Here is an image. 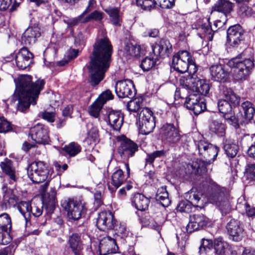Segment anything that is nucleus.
Masks as SVG:
<instances>
[{
  "label": "nucleus",
  "mask_w": 255,
  "mask_h": 255,
  "mask_svg": "<svg viewBox=\"0 0 255 255\" xmlns=\"http://www.w3.org/2000/svg\"><path fill=\"white\" fill-rule=\"evenodd\" d=\"M113 46L107 38L97 40L93 45L89 66V83L93 87L98 85L105 77L110 66Z\"/></svg>",
  "instance_id": "nucleus-1"
},
{
  "label": "nucleus",
  "mask_w": 255,
  "mask_h": 255,
  "mask_svg": "<svg viewBox=\"0 0 255 255\" xmlns=\"http://www.w3.org/2000/svg\"><path fill=\"white\" fill-rule=\"evenodd\" d=\"M44 85L43 79H39L33 82L31 76H21L13 95L15 100L18 101L17 110L21 112H25L31 104L36 105Z\"/></svg>",
  "instance_id": "nucleus-2"
},
{
  "label": "nucleus",
  "mask_w": 255,
  "mask_h": 255,
  "mask_svg": "<svg viewBox=\"0 0 255 255\" xmlns=\"http://www.w3.org/2000/svg\"><path fill=\"white\" fill-rule=\"evenodd\" d=\"M240 98L231 89L224 90V120L229 125L237 129L239 127V122L241 119L237 118L233 111V107H235L239 104Z\"/></svg>",
  "instance_id": "nucleus-3"
},
{
  "label": "nucleus",
  "mask_w": 255,
  "mask_h": 255,
  "mask_svg": "<svg viewBox=\"0 0 255 255\" xmlns=\"http://www.w3.org/2000/svg\"><path fill=\"white\" fill-rule=\"evenodd\" d=\"M53 169L43 161H34L27 167V174L33 183L49 181L53 174Z\"/></svg>",
  "instance_id": "nucleus-4"
},
{
  "label": "nucleus",
  "mask_w": 255,
  "mask_h": 255,
  "mask_svg": "<svg viewBox=\"0 0 255 255\" xmlns=\"http://www.w3.org/2000/svg\"><path fill=\"white\" fill-rule=\"evenodd\" d=\"M172 66L180 73H184L188 70L190 73H194L197 70L195 61L187 51H179L173 56Z\"/></svg>",
  "instance_id": "nucleus-5"
},
{
  "label": "nucleus",
  "mask_w": 255,
  "mask_h": 255,
  "mask_svg": "<svg viewBox=\"0 0 255 255\" xmlns=\"http://www.w3.org/2000/svg\"><path fill=\"white\" fill-rule=\"evenodd\" d=\"M240 58L239 57L233 58L227 63L229 67L235 68L233 78L236 81L246 80L255 65L253 61L251 59H246L242 61Z\"/></svg>",
  "instance_id": "nucleus-6"
},
{
  "label": "nucleus",
  "mask_w": 255,
  "mask_h": 255,
  "mask_svg": "<svg viewBox=\"0 0 255 255\" xmlns=\"http://www.w3.org/2000/svg\"><path fill=\"white\" fill-rule=\"evenodd\" d=\"M61 205L67 211L68 218L72 220H78L86 212L84 203L80 200L68 198L62 200Z\"/></svg>",
  "instance_id": "nucleus-7"
},
{
  "label": "nucleus",
  "mask_w": 255,
  "mask_h": 255,
  "mask_svg": "<svg viewBox=\"0 0 255 255\" xmlns=\"http://www.w3.org/2000/svg\"><path fill=\"white\" fill-rule=\"evenodd\" d=\"M160 133L162 140L170 145L177 144L182 137L177 124L166 123L163 125Z\"/></svg>",
  "instance_id": "nucleus-8"
},
{
  "label": "nucleus",
  "mask_w": 255,
  "mask_h": 255,
  "mask_svg": "<svg viewBox=\"0 0 255 255\" xmlns=\"http://www.w3.org/2000/svg\"><path fill=\"white\" fill-rule=\"evenodd\" d=\"M139 130L141 134H148L155 127L154 117L152 112L147 108H144L138 115Z\"/></svg>",
  "instance_id": "nucleus-9"
},
{
  "label": "nucleus",
  "mask_w": 255,
  "mask_h": 255,
  "mask_svg": "<svg viewBox=\"0 0 255 255\" xmlns=\"http://www.w3.org/2000/svg\"><path fill=\"white\" fill-rule=\"evenodd\" d=\"M117 139L120 142L118 152L122 159H128L133 156L137 151L138 149L137 144L125 135L119 136Z\"/></svg>",
  "instance_id": "nucleus-10"
},
{
  "label": "nucleus",
  "mask_w": 255,
  "mask_h": 255,
  "mask_svg": "<svg viewBox=\"0 0 255 255\" xmlns=\"http://www.w3.org/2000/svg\"><path fill=\"white\" fill-rule=\"evenodd\" d=\"M195 143L199 154L204 157L206 162L210 163L214 161L219 151L218 147L203 139L195 141Z\"/></svg>",
  "instance_id": "nucleus-11"
},
{
  "label": "nucleus",
  "mask_w": 255,
  "mask_h": 255,
  "mask_svg": "<svg viewBox=\"0 0 255 255\" xmlns=\"http://www.w3.org/2000/svg\"><path fill=\"white\" fill-rule=\"evenodd\" d=\"M17 209L24 218L25 225L27 226L30 221V213L34 217H39L43 212V206L41 203H34L32 206L27 202H22L17 206Z\"/></svg>",
  "instance_id": "nucleus-12"
},
{
  "label": "nucleus",
  "mask_w": 255,
  "mask_h": 255,
  "mask_svg": "<svg viewBox=\"0 0 255 255\" xmlns=\"http://www.w3.org/2000/svg\"><path fill=\"white\" fill-rule=\"evenodd\" d=\"M48 128L42 124L38 123L29 130V135L31 139L38 144L48 143L49 136Z\"/></svg>",
  "instance_id": "nucleus-13"
},
{
  "label": "nucleus",
  "mask_w": 255,
  "mask_h": 255,
  "mask_svg": "<svg viewBox=\"0 0 255 255\" xmlns=\"http://www.w3.org/2000/svg\"><path fill=\"white\" fill-rule=\"evenodd\" d=\"M11 228V218L7 213L0 215V244L7 245L12 240L9 232Z\"/></svg>",
  "instance_id": "nucleus-14"
},
{
  "label": "nucleus",
  "mask_w": 255,
  "mask_h": 255,
  "mask_svg": "<svg viewBox=\"0 0 255 255\" xmlns=\"http://www.w3.org/2000/svg\"><path fill=\"white\" fill-rule=\"evenodd\" d=\"M115 91L120 98H131L135 94L133 82L128 79L118 81L115 86Z\"/></svg>",
  "instance_id": "nucleus-15"
},
{
  "label": "nucleus",
  "mask_w": 255,
  "mask_h": 255,
  "mask_svg": "<svg viewBox=\"0 0 255 255\" xmlns=\"http://www.w3.org/2000/svg\"><path fill=\"white\" fill-rule=\"evenodd\" d=\"M244 30L239 24L231 26L227 30V43L232 46L239 45L243 39Z\"/></svg>",
  "instance_id": "nucleus-16"
},
{
  "label": "nucleus",
  "mask_w": 255,
  "mask_h": 255,
  "mask_svg": "<svg viewBox=\"0 0 255 255\" xmlns=\"http://www.w3.org/2000/svg\"><path fill=\"white\" fill-rule=\"evenodd\" d=\"M209 201L214 205L223 214V197L222 196L221 188L217 184L212 181L210 190L208 193Z\"/></svg>",
  "instance_id": "nucleus-17"
},
{
  "label": "nucleus",
  "mask_w": 255,
  "mask_h": 255,
  "mask_svg": "<svg viewBox=\"0 0 255 255\" xmlns=\"http://www.w3.org/2000/svg\"><path fill=\"white\" fill-rule=\"evenodd\" d=\"M104 120L113 130L119 131L124 122V116L120 111L111 110L107 112Z\"/></svg>",
  "instance_id": "nucleus-18"
},
{
  "label": "nucleus",
  "mask_w": 255,
  "mask_h": 255,
  "mask_svg": "<svg viewBox=\"0 0 255 255\" xmlns=\"http://www.w3.org/2000/svg\"><path fill=\"white\" fill-rule=\"evenodd\" d=\"M208 222V218L203 214L191 215L189 223L186 226L187 232L191 233L195 231L200 230L206 227Z\"/></svg>",
  "instance_id": "nucleus-19"
},
{
  "label": "nucleus",
  "mask_w": 255,
  "mask_h": 255,
  "mask_svg": "<svg viewBox=\"0 0 255 255\" xmlns=\"http://www.w3.org/2000/svg\"><path fill=\"white\" fill-rule=\"evenodd\" d=\"M99 240V249L100 255H107L118 252V247L115 239L107 236Z\"/></svg>",
  "instance_id": "nucleus-20"
},
{
  "label": "nucleus",
  "mask_w": 255,
  "mask_h": 255,
  "mask_svg": "<svg viewBox=\"0 0 255 255\" xmlns=\"http://www.w3.org/2000/svg\"><path fill=\"white\" fill-rule=\"evenodd\" d=\"M116 220L113 214L110 212H101L97 220V226L101 230H112L114 227Z\"/></svg>",
  "instance_id": "nucleus-21"
},
{
  "label": "nucleus",
  "mask_w": 255,
  "mask_h": 255,
  "mask_svg": "<svg viewBox=\"0 0 255 255\" xmlns=\"http://www.w3.org/2000/svg\"><path fill=\"white\" fill-rule=\"evenodd\" d=\"M193 27L196 29L198 35L201 38H207L211 40L213 38V31L207 18L198 19L193 24Z\"/></svg>",
  "instance_id": "nucleus-22"
},
{
  "label": "nucleus",
  "mask_w": 255,
  "mask_h": 255,
  "mask_svg": "<svg viewBox=\"0 0 255 255\" xmlns=\"http://www.w3.org/2000/svg\"><path fill=\"white\" fill-rule=\"evenodd\" d=\"M33 54L27 48H21L16 54L15 60L16 66L20 69H25L32 63Z\"/></svg>",
  "instance_id": "nucleus-23"
},
{
  "label": "nucleus",
  "mask_w": 255,
  "mask_h": 255,
  "mask_svg": "<svg viewBox=\"0 0 255 255\" xmlns=\"http://www.w3.org/2000/svg\"><path fill=\"white\" fill-rule=\"evenodd\" d=\"M0 166L2 172L8 177V180L10 184H13L18 181L19 174L11 160L7 158L4 159L0 162Z\"/></svg>",
  "instance_id": "nucleus-24"
},
{
  "label": "nucleus",
  "mask_w": 255,
  "mask_h": 255,
  "mask_svg": "<svg viewBox=\"0 0 255 255\" xmlns=\"http://www.w3.org/2000/svg\"><path fill=\"white\" fill-rule=\"evenodd\" d=\"M152 52L157 57H163L168 56L172 52V45L169 41L165 39H161L158 42L152 46Z\"/></svg>",
  "instance_id": "nucleus-25"
},
{
  "label": "nucleus",
  "mask_w": 255,
  "mask_h": 255,
  "mask_svg": "<svg viewBox=\"0 0 255 255\" xmlns=\"http://www.w3.org/2000/svg\"><path fill=\"white\" fill-rule=\"evenodd\" d=\"M227 230L232 240L238 242L243 237L244 230L241 226L239 221L235 219L231 220L227 225Z\"/></svg>",
  "instance_id": "nucleus-26"
},
{
  "label": "nucleus",
  "mask_w": 255,
  "mask_h": 255,
  "mask_svg": "<svg viewBox=\"0 0 255 255\" xmlns=\"http://www.w3.org/2000/svg\"><path fill=\"white\" fill-rule=\"evenodd\" d=\"M40 33L36 27L27 28L23 33L21 37V42L23 44L28 46L33 45L39 37Z\"/></svg>",
  "instance_id": "nucleus-27"
},
{
  "label": "nucleus",
  "mask_w": 255,
  "mask_h": 255,
  "mask_svg": "<svg viewBox=\"0 0 255 255\" xmlns=\"http://www.w3.org/2000/svg\"><path fill=\"white\" fill-rule=\"evenodd\" d=\"M140 46L137 44H133L128 40L124 42L123 46V55L127 59L137 57L140 52Z\"/></svg>",
  "instance_id": "nucleus-28"
},
{
  "label": "nucleus",
  "mask_w": 255,
  "mask_h": 255,
  "mask_svg": "<svg viewBox=\"0 0 255 255\" xmlns=\"http://www.w3.org/2000/svg\"><path fill=\"white\" fill-rule=\"evenodd\" d=\"M149 203V199L140 193L135 194L131 200L132 206L137 210L141 211L148 209Z\"/></svg>",
  "instance_id": "nucleus-29"
},
{
  "label": "nucleus",
  "mask_w": 255,
  "mask_h": 255,
  "mask_svg": "<svg viewBox=\"0 0 255 255\" xmlns=\"http://www.w3.org/2000/svg\"><path fill=\"white\" fill-rule=\"evenodd\" d=\"M68 243L70 248L75 255H79L83 249V242L81 234L73 233L69 236Z\"/></svg>",
  "instance_id": "nucleus-30"
},
{
  "label": "nucleus",
  "mask_w": 255,
  "mask_h": 255,
  "mask_svg": "<svg viewBox=\"0 0 255 255\" xmlns=\"http://www.w3.org/2000/svg\"><path fill=\"white\" fill-rule=\"evenodd\" d=\"M241 107L242 110H240V113L243 117L241 123H247L253 119L255 113L252 104L249 101H246L242 104Z\"/></svg>",
  "instance_id": "nucleus-31"
},
{
  "label": "nucleus",
  "mask_w": 255,
  "mask_h": 255,
  "mask_svg": "<svg viewBox=\"0 0 255 255\" xmlns=\"http://www.w3.org/2000/svg\"><path fill=\"white\" fill-rule=\"evenodd\" d=\"M109 15L111 23L115 26H119L122 24V16L118 7H109L104 9Z\"/></svg>",
  "instance_id": "nucleus-32"
},
{
  "label": "nucleus",
  "mask_w": 255,
  "mask_h": 255,
  "mask_svg": "<svg viewBox=\"0 0 255 255\" xmlns=\"http://www.w3.org/2000/svg\"><path fill=\"white\" fill-rule=\"evenodd\" d=\"M202 194L196 188H193L185 194V198L193 206L199 207Z\"/></svg>",
  "instance_id": "nucleus-33"
},
{
  "label": "nucleus",
  "mask_w": 255,
  "mask_h": 255,
  "mask_svg": "<svg viewBox=\"0 0 255 255\" xmlns=\"http://www.w3.org/2000/svg\"><path fill=\"white\" fill-rule=\"evenodd\" d=\"M156 200L163 207H167L170 204L168 193L165 187H161L158 189L156 195Z\"/></svg>",
  "instance_id": "nucleus-34"
},
{
  "label": "nucleus",
  "mask_w": 255,
  "mask_h": 255,
  "mask_svg": "<svg viewBox=\"0 0 255 255\" xmlns=\"http://www.w3.org/2000/svg\"><path fill=\"white\" fill-rule=\"evenodd\" d=\"M212 79L218 82H221L223 79V66L221 64H216L210 68Z\"/></svg>",
  "instance_id": "nucleus-35"
},
{
  "label": "nucleus",
  "mask_w": 255,
  "mask_h": 255,
  "mask_svg": "<svg viewBox=\"0 0 255 255\" xmlns=\"http://www.w3.org/2000/svg\"><path fill=\"white\" fill-rule=\"evenodd\" d=\"M195 86L194 92H196L197 94L205 96L208 94L210 86L206 80L197 79Z\"/></svg>",
  "instance_id": "nucleus-36"
},
{
  "label": "nucleus",
  "mask_w": 255,
  "mask_h": 255,
  "mask_svg": "<svg viewBox=\"0 0 255 255\" xmlns=\"http://www.w3.org/2000/svg\"><path fill=\"white\" fill-rule=\"evenodd\" d=\"M126 181L124 172L121 169L116 170L112 176V184L116 188L121 186Z\"/></svg>",
  "instance_id": "nucleus-37"
},
{
  "label": "nucleus",
  "mask_w": 255,
  "mask_h": 255,
  "mask_svg": "<svg viewBox=\"0 0 255 255\" xmlns=\"http://www.w3.org/2000/svg\"><path fill=\"white\" fill-rule=\"evenodd\" d=\"M81 149V145L75 142H72L63 148V150L71 157H74L79 154Z\"/></svg>",
  "instance_id": "nucleus-38"
},
{
  "label": "nucleus",
  "mask_w": 255,
  "mask_h": 255,
  "mask_svg": "<svg viewBox=\"0 0 255 255\" xmlns=\"http://www.w3.org/2000/svg\"><path fill=\"white\" fill-rule=\"evenodd\" d=\"M238 147L232 141H227L224 145V151L229 158H234L237 154Z\"/></svg>",
  "instance_id": "nucleus-39"
},
{
  "label": "nucleus",
  "mask_w": 255,
  "mask_h": 255,
  "mask_svg": "<svg viewBox=\"0 0 255 255\" xmlns=\"http://www.w3.org/2000/svg\"><path fill=\"white\" fill-rule=\"evenodd\" d=\"M136 3L137 6L146 11L154 9L157 4L155 0H136Z\"/></svg>",
  "instance_id": "nucleus-40"
},
{
  "label": "nucleus",
  "mask_w": 255,
  "mask_h": 255,
  "mask_svg": "<svg viewBox=\"0 0 255 255\" xmlns=\"http://www.w3.org/2000/svg\"><path fill=\"white\" fill-rule=\"evenodd\" d=\"M196 80L190 76L187 78L183 77L180 80V83L183 89H188L194 92Z\"/></svg>",
  "instance_id": "nucleus-41"
},
{
  "label": "nucleus",
  "mask_w": 255,
  "mask_h": 255,
  "mask_svg": "<svg viewBox=\"0 0 255 255\" xmlns=\"http://www.w3.org/2000/svg\"><path fill=\"white\" fill-rule=\"evenodd\" d=\"M157 59L156 56L152 58L145 57L141 61L140 67L143 71H148L156 64Z\"/></svg>",
  "instance_id": "nucleus-42"
},
{
  "label": "nucleus",
  "mask_w": 255,
  "mask_h": 255,
  "mask_svg": "<svg viewBox=\"0 0 255 255\" xmlns=\"http://www.w3.org/2000/svg\"><path fill=\"white\" fill-rule=\"evenodd\" d=\"M185 98L186 100L184 103V105L188 109H190L201 100L203 99V98H201L200 95L197 93L190 94Z\"/></svg>",
  "instance_id": "nucleus-43"
},
{
  "label": "nucleus",
  "mask_w": 255,
  "mask_h": 255,
  "mask_svg": "<svg viewBox=\"0 0 255 255\" xmlns=\"http://www.w3.org/2000/svg\"><path fill=\"white\" fill-rule=\"evenodd\" d=\"M104 18V13L99 10H94L91 12L86 17H84V22L86 23L91 20H94L97 22H100Z\"/></svg>",
  "instance_id": "nucleus-44"
},
{
  "label": "nucleus",
  "mask_w": 255,
  "mask_h": 255,
  "mask_svg": "<svg viewBox=\"0 0 255 255\" xmlns=\"http://www.w3.org/2000/svg\"><path fill=\"white\" fill-rule=\"evenodd\" d=\"M239 200H243V202H238L237 208L244 209L247 215L249 217H253L255 216V208H251L250 205L244 199H240Z\"/></svg>",
  "instance_id": "nucleus-45"
},
{
  "label": "nucleus",
  "mask_w": 255,
  "mask_h": 255,
  "mask_svg": "<svg viewBox=\"0 0 255 255\" xmlns=\"http://www.w3.org/2000/svg\"><path fill=\"white\" fill-rule=\"evenodd\" d=\"M115 231L116 234L121 236L122 238H124L128 235V232L126 227V226L122 223H117V221L115 222L114 227L113 228Z\"/></svg>",
  "instance_id": "nucleus-46"
},
{
  "label": "nucleus",
  "mask_w": 255,
  "mask_h": 255,
  "mask_svg": "<svg viewBox=\"0 0 255 255\" xmlns=\"http://www.w3.org/2000/svg\"><path fill=\"white\" fill-rule=\"evenodd\" d=\"M103 106V105L96 100L89 107V113L90 115L95 118H98Z\"/></svg>",
  "instance_id": "nucleus-47"
},
{
  "label": "nucleus",
  "mask_w": 255,
  "mask_h": 255,
  "mask_svg": "<svg viewBox=\"0 0 255 255\" xmlns=\"http://www.w3.org/2000/svg\"><path fill=\"white\" fill-rule=\"evenodd\" d=\"M213 247V244L211 240L203 239L202 244L199 247V253L200 255H204L207 250H210Z\"/></svg>",
  "instance_id": "nucleus-48"
},
{
  "label": "nucleus",
  "mask_w": 255,
  "mask_h": 255,
  "mask_svg": "<svg viewBox=\"0 0 255 255\" xmlns=\"http://www.w3.org/2000/svg\"><path fill=\"white\" fill-rule=\"evenodd\" d=\"M233 206L232 198L231 197L229 192H226V195L224 193V213H229L232 210Z\"/></svg>",
  "instance_id": "nucleus-49"
},
{
  "label": "nucleus",
  "mask_w": 255,
  "mask_h": 255,
  "mask_svg": "<svg viewBox=\"0 0 255 255\" xmlns=\"http://www.w3.org/2000/svg\"><path fill=\"white\" fill-rule=\"evenodd\" d=\"M114 98V95L112 92L109 90L104 91L97 99V101L101 105H103L109 100H112Z\"/></svg>",
  "instance_id": "nucleus-50"
},
{
  "label": "nucleus",
  "mask_w": 255,
  "mask_h": 255,
  "mask_svg": "<svg viewBox=\"0 0 255 255\" xmlns=\"http://www.w3.org/2000/svg\"><path fill=\"white\" fill-rule=\"evenodd\" d=\"M206 109V104L205 102V100L203 99L189 110L192 111L195 115H198L204 112Z\"/></svg>",
  "instance_id": "nucleus-51"
},
{
  "label": "nucleus",
  "mask_w": 255,
  "mask_h": 255,
  "mask_svg": "<svg viewBox=\"0 0 255 255\" xmlns=\"http://www.w3.org/2000/svg\"><path fill=\"white\" fill-rule=\"evenodd\" d=\"M210 128L212 132L222 135L223 131V125L221 121H213L210 126Z\"/></svg>",
  "instance_id": "nucleus-52"
},
{
  "label": "nucleus",
  "mask_w": 255,
  "mask_h": 255,
  "mask_svg": "<svg viewBox=\"0 0 255 255\" xmlns=\"http://www.w3.org/2000/svg\"><path fill=\"white\" fill-rule=\"evenodd\" d=\"M141 104L139 99L130 101L127 104V109L129 111L136 112L140 108Z\"/></svg>",
  "instance_id": "nucleus-53"
},
{
  "label": "nucleus",
  "mask_w": 255,
  "mask_h": 255,
  "mask_svg": "<svg viewBox=\"0 0 255 255\" xmlns=\"http://www.w3.org/2000/svg\"><path fill=\"white\" fill-rule=\"evenodd\" d=\"M5 201L11 205H14L17 201V197L13 194L12 191H8L3 195Z\"/></svg>",
  "instance_id": "nucleus-54"
},
{
  "label": "nucleus",
  "mask_w": 255,
  "mask_h": 255,
  "mask_svg": "<svg viewBox=\"0 0 255 255\" xmlns=\"http://www.w3.org/2000/svg\"><path fill=\"white\" fill-rule=\"evenodd\" d=\"M214 248L216 254L222 255L223 252V242L222 237L214 240Z\"/></svg>",
  "instance_id": "nucleus-55"
},
{
  "label": "nucleus",
  "mask_w": 255,
  "mask_h": 255,
  "mask_svg": "<svg viewBox=\"0 0 255 255\" xmlns=\"http://www.w3.org/2000/svg\"><path fill=\"white\" fill-rule=\"evenodd\" d=\"M12 129L11 124L3 118H0V132H7Z\"/></svg>",
  "instance_id": "nucleus-56"
},
{
  "label": "nucleus",
  "mask_w": 255,
  "mask_h": 255,
  "mask_svg": "<svg viewBox=\"0 0 255 255\" xmlns=\"http://www.w3.org/2000/svg\"><path fill=\"white\" fill-rule=\"evenodd\" d=\"M191 205L186 200V201H182L179 203L177 209L181 212L189 213L191 211Z\"/></svg>",
  "instance_id": "nucleus-57"
},
{
  "label": "nucleus",
  "mask_w": 255,
  "mask_h": 255,
  "mask_svg": "<svg viewBox=\"0 0 255 255\" xmlns=\"http://www.w3.org/2000/svg\"><path fill=\"white\" fill-rule=\"evenodd\" d=\"M39 117L48 122L53 123L55 121V114L53 112H48L45 111L40 112Z\"/></svg>",
  "instance_id": "nucleus-58"
},
{
  "label": "nucleus",
  "mask_w": 255,
  "mask_h": 255,
  "mask_svg": "<svg viewBox=\"0 0 255 255\" xmlns=\"http://www.w3.org/2000/svg\"><path fill=\"white\" fill-rule=\"evenodd\" d=\"M246 172L249 178L255 179V164H249L246 166Z\"/></svg>",
  "instance_id": "nucleus-59"
},
{
  "label": "nucleus",
  "mask_w": 255,
  "mask_h": 255,
  "mask_svg": "<svg viewBox=\"0 0 255 255\" xmlns=\"http://www.w3.org/2000/svg\"><path fill=\"white\" fill-rule=\"evenodd\" d=\"M84 17L83 16V15L80 14L77 17L70 19L68 22V25L69 27H72L79 23H85L86 22H84Z\"/></svg>",
  "instance_id": "nucleus-60"
},
{
  "label": "nucleus",
  "mask_w": 255,
  "mask_h": 255,
  "mask_svg": "<svg viewBox=\"0 0 255 255\" xmlns=\"http://www.w3.org/2000/svg\"><path fill=\"white\" fill-rule=\"evenodd\" d=\"M88 137L95 142L99 141V131L96 128H92L89 131Z\"/></svg>",
  "instance_id": "nucleus-61"
},
{
  "label": "nucleus",
  "mask_w": 255,
  "mask_h": 255,
  "mask_svg": "<svg viewBox=\"0 0 255 255\" xmlns=\"http://www.w3.org/2000/svg\"><path fill=\"white\" fill-rule=\"evenodd\" d=\"M31 2H33L37 6L44 5L47 9L51 12V5L49 4V0H29Z\"/></svg>",
  "instance_id": "nucleus-62"
},
{
  "label": "nucleus",
  "mask_w": 255,
  "mask_h": 255,
  "mask_svg": "<svg viewBox=\"0 0 255 255\" xmlns=\"http://www.w3.org/2000/svg\"><path fill=\"white\" fill-rule=\"evenodd\" d=\"M162 8H169L174 4V0H156Z\"/></svg>",
  "instance_id": "nucleus-63"
},
{
  "label": "nucleus",
  "mask_w": 255,
  "mask_h": 255,
  "mask_svg": "<svg viewBox=\"0 0 255 255\" xmlns=\"http://www.w3.org/2000/svg\"><path fill=\"white\" fill-rule=\"evenodd\" d=\"M55 208V202L54 200L46 203L45 205V209L46 214L48 215H50L53 213Z\"/></svg>",
  "instance_id": "nucleus-64"
}]
</instances>
